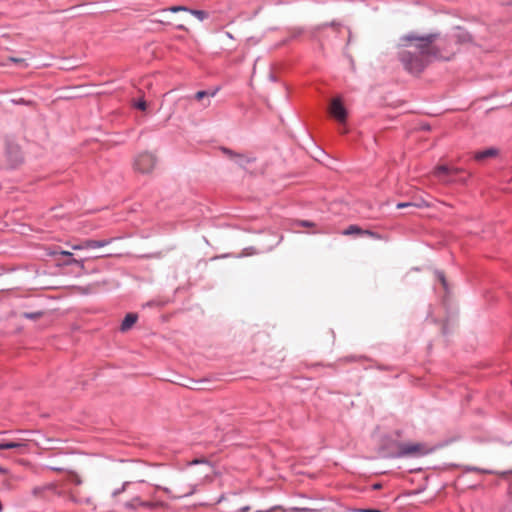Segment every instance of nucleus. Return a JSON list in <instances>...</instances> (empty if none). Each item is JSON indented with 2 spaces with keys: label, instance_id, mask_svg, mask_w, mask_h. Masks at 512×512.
<instances>
[{
  "label": "nucleus",
  "instance_id": "35",
  "mask_svg": "<svg viewBox=\"0 0 512 512\" xmlns=\"http://www.w3.org/2000/svg\"><path fill=\"white\" fill-rule=\"evenodd\" d=\"M59 253H60L61 255H64V256H72V253H71V252H69V251H64V250H63V251H60Z\"/></svg>",
  "mask_w": 512,
  "mask_h": 512
},
{
  "label": "nucleus",
  "instance_id": "23",
  "mask_svg": "<svg viewBox=\"0 0 512 512\" xmlns=\"http://www.w3.org/2000/svg\"><path fill=\"white\" fill-rule=\"evenodd\" d=\"M296 225L302 226V227H314V223L306 220L297 221Z\"/></svg>",
  "mask_w": 512,
  "mask_h": 512
},
{
  "label": "nucleus",
  "instance_id": "25",
  "mask_svg": "<svg viewBox=\"0 0 512 512\" xmlns=\"http://www.w3.org/2000/svg\"><path fill=\"white\" fill-rule=\"evenodd\" d=\"M190 464H205V465L209 466L208 461L205 459H195Z\"/></svg>",
  "mask_w": 512,
  "mask_h": 512
},
{
  "label": "nucleus",
  "instance_id": "13",
  "mask_svg": "<svg viewBox=\"0 0 512 512\" xmlns=\"http://www.w3.org/2000/svg\"><path fill=\"white\" fill-rule=\"evenodd\" d=\"M216 93H217V90H215L213 92L198 91L195 94V99L198 101H203L205 99L206 101L203 102V106L208 107L210 105V98L214 97L216 95Z\"/></svg>",
  "mask_w": 512,
  "mask_h": 512
},
{
  "label": "nucleus",
  "instance_id": "33",
  "mask_svg": "<svg viewBox=\"0 0 512 512\" xmlns=\"http://www.w3.org/2000/svg\"><path fill=\"white\" fill-rule=\"evenodd\" d=\"M82 503H85L87 505H92L93 504V501L91 498H86L85 500H82Z\"/></svg>",
  "mask_w": 512,
  "mask_h": 512
},
{
  "label": "nucleus",
  "instance_id": "31",
  "mask_svg": "<svg viewBox=\"0 0 512 512\" xmlns=\"http://www.w3.org/2000/svg\"><path fill=\"white\" fill-rule=\"evenodd\" d=\"M155 22H157V23H161V24H167V25L171 24V22H170V21H168V20H163V19H157V20H155Z\"/></svg>",
  "mask_w": 512,
  "mask_h": 512
},
{
  "label": "nucleus",
  "instance_id": "4",
  "mask_svg": "<svg viewBox=\"0 0 512 512\" xmlns=\"http://www.w3.org/2000/svg\"><path fill=\"white\" fill-rule=\"evenodd\" d=\"M156 162V156L152 153H141L134 160V170L142 174L150 173L154 170Z\"/></svg>",
  "mask_w": 512,
  "mask_h": 512
},
{
  "label": "nucleus",
  "instance_id": "22",
  "mask_svg": "<svg viewBox=\"0 0 512 512\" xmlns=\"http://www.w3.org/2000/svg\"><path fill=\"white\" fill-rule=\"evenodd\" d=\"M363 235H366V236H369V237H372V238H375V239H381L380 235H378L377 233L371 231V230H364L363 229V232H362V236Z\"/></svg>",
  "mask_w": 512,
  "mask_h": 512
},
{
  "label": "nucleus",
  "instance_id": "15",
  "mask_svg": "<svg viewBox=\"0 0 512 512\" xmlns=\"http://www.w3.org/2000/svg\"><path fill=\"white\" fill-rule=\"evenodd\" d=\"M137 315L133 313H129L125 316L124 320L121 324V330L127 331L129 330L137 321Z\"/></svg>",
  "mask_w": 512,
  "mask_h": 512
},
{
  "label": "nucleus",
  "instance_id": "2",
  "mask_svg": "<svg viewBox=\"0 0 512 512\" xmlns=\"http://www.w3.org/2000/svg\"><path fill=\"white\" fill-rule=\"evenodd\" d=\"M172 487L156 485V489L163 491L170 499L176 500L189 497L196 493L198 483L190 481L188 474H176L172 478Z\"/></svg>",
  "mask_w": 512,
  "mask_h": 512
},
{
  "label": "nucleus",
  "instance_id": "11",
  "mask_svg": "<svg viewBox=\"0 0 512 512\" xmlns=\"http://www.w3.org/2000/svg\"><path fill=\"white\" fill-rule=\"evenodd\" d=\"M26 448V443L22 441H9L0 442V450L4 449H17L20 453H23Z\"/></svg>",
  "mask_w": 512,
  "mask_h": 512
},
{
  "label": "nucleus",
  "instance_id": "14",
  "mask_svg": "<svg viewBox=\"0 0 512 512\" xmlns=\"http://www.w3.org/2000/svg\"><path fill=\"white\" fill-rule=\"evenodd\" d=\"M109 243V240H85L82 242V247H85L86 249H94L104 247Z\"/></svg>",
  "mask_w": 512,
  "mask_h": 512
},
{
  "label": "nucleus",
  "instance_id": "6",
  "mask_svg": "<svg viewBox=\"0 0 512 512\" xmlns=\"http://www.w3.org/2000/svg\"><path fill=\"white\" fill-rule=\"evenodd\" d=\"M330 115L339 123H345L347 119V111L340 98H334L331 100L329 107Z\"/></svg>",
  "mask_w": 512,
  "mask_h": 512
},
{
  "label": "nucleus",
  "instance_id": "24",
  "mask_svg": "<svg viewBox=\"0 0 512 512\" xmlns=\"http://www.w3.org/2000/svg\"><path fill=\"white\" fill-rule=\"evenodd\" d=\"M135 107L144 111L146 109V102L144 100H140L135 104Z\"/></svg>",
  "mask_w": 512,
  "mask_h": 512
},
{
  "label": "nucleus",
  "instance_id": "27",
  "mask_svg": "<svg viewBox=\"0 0 512 512\" xmlns=\"http://www.w3.org/2000/svg\"><path fill=\"white\" fill-rule=\"evenodd\" d=\"M68 264H77V265L83 266V261L82 260H77L75 258H71L68 261Z\"/></svg>",
  "mask_w": 512,
  "mask_h": 512
},
{
  "label": "nucleus",
  "instance_id": "32",
  "mask_svg": "<svg viewBox=\"0 0 512 512\" xmlns=\"http://www.w3.org/2000/svg\"><path fill=\"white\" fill-rule=\"evenodd\" d=\"M72 248L74 250H82V249H86L85 247H82V242L78 245H73Z\"/></svg>",
  "mask_w": 512,
  "mask_h": 512
},
{
  "label": "nucleus",
  "instance_id": "8",
  "mask_svg": "<svg viewBox=\"0 0 512 512\" xmlns=\"http://www.w3.org/2000/svg\"><path fill=\"white\" fill-rule=\"evenodd\" d=\"M167 11H170L172 13H177V12H188L190 13L191 15L195 16L199 21H204L205 19L208 18V13L204 10H193V9H189L188 7L186 6H171L167 9H163L162 12H167Z\"/></svg>",
  "mask_w": 512,
  "mask_h": 512
},
{
  "label": "nucleus",
  "instance_id": "7",
  "mask_svg": "<svg viewBox=\"0 0 512 512\" xmlns=\"http://www.w3.org/2000/svg\"><path fill=\"white\" fill-rule=\"evenodd\" d=\"M33 495L40 498L48 499L50 495L62 496V491L58 490L57 485L50 483L43 486L35 487L32 491Z\"/></svg>",
  "mask_w": 512,
  "mask_h": 512
},
{
  "label": "nucleus",
  "instance_id": "20",
  "mask_svg": "<svg viewBox=\"0 0 512 512\" xmlns=\"http://www.w3.org/2000/svg\"><path fill=\"white\" fill-rule=\"evenodd\" d=\"M332 27L335 31H339L340 29V24L336 23V22H331V23H324L320 26L317 27L318 30H321V29H324L326 27Z\"/></svg>",
  "mask_w": 512,
  "mask_h": 512
},
{
  "label": "nucleus",
  "instance_id": "18",
  "mask_svg": "<svg viewBox=\"0 0 512 512\" xmlns=\"http://www.w3.org/2000/svg\"><path fill=\"white\" fill-rule=\"evenodd\" d=\"M43 312L41 311H37V312H25L22 314L23 317L27 318V319H31V320H37V319H40L42 316H43Z\"/></svg>",
  "mask_w": 512,
  "mask_h": 512
},
{
  "label": "nucleus",
  "instance_id": "30",
  "mask_svg": "<svg viewBox=\"0 0 512 512\" xmlns=\"http://www.w3.org/2000/svg\"><path fill=\"white\" fill-rule=\"evenodd\" d=\"M73 482H74L75 484H77V485H79V484H81V483H82V481H81V479H80V477H79L78 475H74V476H73Z\"/></svg>",
  "mask_w": 512,
  "mask_h": 512
},
{
  "label": "nucleus",
  "instance_id": "34",
  "mask_svg": "<svg viewBox=\"0 0 512 512\" xmlns=\"http://www.w3.org/2000/svg\"><path fill=\"white\" fill-rule=\"evenodd\" d=\"M361 512H381V511L378 509H363V510H361Z\"/></svg>",
  "mask_w": 512,
  "mask_h": 512
},
{
  "label": "nucleus",
  "instance_id": "36",
  "mask_svg": "<svg viewBox=\"0 0 512 512\" xmlns=\"http://www.w3.org/2000/svg\"><path fill=\"white\" fill-rule=\"evenodd\" d=\"M176 27L179 30H187L186 27L183 24H178Z\"/></svg>",
  "mask_w": 512,
  "mask_h": 512
},
{
  "label": "nucleus",
  "instance_id": "19",
  "mask_svg": "<svg viewBox=\"0 0 512 512\" xmlns=\"http://www.w3.org/2000/svg\"><path fill=\"white\" fill-rule=\"evenodd\" d=\"M129 484H130V482H129V481H125V482L122 484L121 488L116 489L115 491H113L112 496H113V497H117L119 494H121V493L125 492V491L127 490L128 486H129Z\"/></svg>",
  "mask_w": 512,
  "mask_h": 512
},
{
  "label": "nucleus",
  "instance_id": "38",
  "mask_svg": "<svg viewBox=\"0 0 512 512\" xmlns=\"http://www.w3.org/2000/svg\"><path fill=\"white\" fill-rule=\"evenodd\" d=\"M138 482H144V479H137Z\"/></svg>",
  "mask_w": 512,
  "mask_h": 512
},
{
  "label": "nucleus",
  "instance_id": "12",
  "mask_svg": "<svg viewBox=\"0 0 512 512\" xmlns=\"http://www.w3.org/2000/svg\"><path fill=\"white\" fill-rule=\"evenodd\" d=\"M497 154H498V150L497 149L489 148V149H486L484 151L476 152L474 154V158L477 161H483V160H485L487 158L495 157V156H497Z\"/></svg>",
  "mask_w": 512,
  "mask_h": 512
},
{
  "label": "nucleus",
  "instance_id": "16",
  "mask_svg": "<svg viewBox=\"0 0 512 512\" xmlns=\"http://www.w3.org/2000/svg\"><path fill=\"white\" fill-rule=\"evenodd\" d=\"M229 153V156L235 160V162L237 164H239L240 166H245V164L249 163L250 162V159L247 158L246 156L244 155H239V154H234L233 152L231 151H227Z\"/></svg>",
  "mask_w": 512,
  "mask_h": 512
},
{
  "label": "nucleus",
  "instance_id": "21",
  "mask_svg": "<svg viewBox=\"0 0 512 512\" xmlns=\"http://www.w3.org/2000/svg\"><path fill=\"white\" fill-rule=\"evenodd\" d=\"M68 498H69V500L71 502H73L75 504H81L82 503V500L79 499L74 492H69Z\"/></svg>",
  "mask_w": 512,
  "mask_h": 512
},
{
  "label": "nucleus",
  "instance_id": "28",
  "mask_svg": "<svg viewBox=\"0 0 512 512\" xmlns=\"http://www.w3.org/2000/svg\"><path fill=\"white\" fill-rule=\"evenodd\" d=\"M438 279L440 280V282L442 283V285L444 287H446V280H445V276L443 273H438Z\"/></svg>",
  "mask_w": 512,
  "mask_h": 512
},
{
  "label": "nucleus",
  "instance_id": "10",
  "mask_svg": "<svg viewBox=\"0 0 512 512\" xmlns=\"http://www.w3.org/2000/svg\"><path fill=\"white\" fill-rule=\"evenodd\" d=\"M449 37L452 39V43L455 44L457 48L460 44H466L472 40L471 35L461 28H457L453 34L449 35Z\"/></svg>",
  "mask_w": 512,
  "mask_h": 512
},
{
  "label": "nucleus",
  "instance_id": "17",
  "mask_svg": "<svg viewBox=\"0 0 512 512\" xmlns=\"http://www.w3.org/2000/svg\"><path fill=\"white\" fill-rule=\"evenodd\" d=\"M363 229L360 228L357 225H350L348 226L343 232V235L349 236V235H360L362 236Z\"/></svg>",
  "mask_w": 512,
  "mask_h": 512
},
{
  "label": "nucleus",
  "instance_id": "9",
  "mask_svg": "<svg viewBox=\"0 0 512 512\" xmlns=\"http://www.w3.org/2000/svg\"><path fill=\"white\" fill-rule=\"evenodd\" d=\"M461 171L462 170L460 168L449 167L447 165H438L435 167L433 174L441 180L449 182L450 180L445 179L446 176L456 175Z\"/></svg>",
  "mask_w": 512,
  "mask_h": 512
},
{
  "label": "nucleus",
  "instance_id": "37",
  "mask_svg": "<svg viewBox=\"0 0 512 512\" xmlns=\"http://www.w3.org/2000/svg\"><path fill=\"white\" fill-rule=\"evenodd\" d=\"M458 181H460V182H463V183H464V182H465V179H464V178H461V179H459Z\"/></svg>",
  "mask_w": 512,
  "mask_h": 512
},
{
  "label": "nucleus",
  "instance_id": "5",
  "mask_svg": "<svg viewBox=\"0 0 512 512\" xmlns=\"http://www.w3.org/2000/svg\"><path fill=\"white\" fill-rule=\"evenodd\" d=\"M429 452L430 449L422 443H402L398 446V455L403 457H419Z\"/></svg>",
  "mask_w": 512,
  "mask_h": 512
},
{
  "label": "nucleus",
  "instance_id": "1",
  "mask_svg": "<svg viewBox=\"0 0 512 512\" xmlns=\"http://www.w3.org/2000/svg\"><path fill=\"white\" fill-rule=\"evenodd\" d=\"M399 47V60L411 74H420L432 61H449L457 53L452 39L439 33L406 34L400 38Z\"/></svg>",
  "mask_w": 512,
  "mask_h": 512
},
{
  "label": "nucleus",
  "instance_id": "3",
  "mask_svg": "<svg viewBox=\"0 0 512 512\" xmlns=\"http://www.w3.org/2000/svg\"><path fill=\"white\" fill-rule=\"evenodd\" d=\"M124 507L131 511H137L140 508L148 509L150 511L167 510L169 504L162 500H143L139 496H135L124 503Z\"/></svg>",
  "mask_w": 512,
  "mask_h": 512
},
{
  "label": "nucleus",
  "instance_id": "26",
  "mask_svg": "<svg viewBox=\"0 0 512 512\" xmlns=\"http://www.w3.org/2000/svg\"><path fill=\"white\" fill-rule=\"evenodd\" d=\"M410 206H414V204L410 203V202H404V203H398L397 204V208L398 209H402V208L410 207Z\"/></svg>",
  "mask_w": 512,
  "mask_h": 512
},
{
  "label": "nucleus",
  "instance_id": "29",
  "mask_svg": "<svg viewBox=\"0 0 512 512\" xmlns=\"http://www.w3.org/2000/svg\"><path fill=\"white\" fill-rule=\"evenodd\" d=\"M9 60L14 62V63H23L24 62L23 59H21V58H14V57H10Z\"/></svg>",
  "mask_w": 512,
  "mask_h": 512
}]
</instances>
